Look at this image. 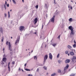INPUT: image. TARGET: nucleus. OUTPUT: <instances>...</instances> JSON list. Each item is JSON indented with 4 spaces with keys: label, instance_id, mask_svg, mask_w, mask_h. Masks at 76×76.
Listing matches in <instances>:
<instances>
[{
    "label": "nucleus",
    "instance_id": "12",
    "mask_svg": "<svg viewBox=\"0 0 76 76\" xmlns=\"http://www.w3.org/2000/svg\"><path fill=\"white\" fill-rule=\"evenodd\" d=\"M70 54L71 56H74V55H75L74 53H73V52L70 51Z\"/></svg>",
    "mask_w": 76,
    "mask_h": 76
},
{
    "label": "nucleus",
    "instance_id": "7",
    "mask_svg": "<svg viewBox=\"0 0 76 76\" xmlns=\"http://www.w3.org/2000/svg\"><path fill=\"white\" fill-rule=\"evenodd\" d=\"M49 55V58L50 59H51V60H52V58H53V56L51 54V53H50Z\"/></svg>",
    "mask_w": 76,
    "mask_h": 76
},
{
    "label": "nucleus",
    "instance_id": "29",
    "mask_svg": "<svg viewBox=\"0 0 76 76\" xmlns=\"http://www.w3.org/2000/svg\"><path fill=\"white\" fill-rule=\"evenodd\" d=\"M43 69H45V70H47V67H46L45 66H44L43 67Z\"/></svg>",
    "mask_w": 76,
    "mask_h": 76
},
{
    "label": "nucleus",
    "instance_id": "39",
    "mask_svg": "<svg viewBox=\"0 0 76 76\" xmlns=\"http://www.w3.org/2000/svg\"><path fill=\"white\" fill-rule=\"evenodd\" d=\"M45 7H47V4H45Z\"/></svg>",
    "mask_w": 76,
    "mask_h": 76
},
{
    "label": "nucleus",
    "instance_id": "37",
    "mask_svg": "<svg viewBox=\"0 0 76 76\" xmlns=\"http://www.w3.org/2000/svg\"><path fill=\"white\" fill-rule=\"evenodd\" d=\"M44 27V25H43V24L42 25V29H43V27Z\"/></svg>",
    "mask_w": 76,
    "mask_h": 76
},
{
    "label": "nucleus",
    "instance_id": "44",
    "mask_svg": "<svg viewBox=\"0 0 76 76\" xmlns=\"http://www.w3.org/2000/svg\"><path fill=\"white\" fill-rule=\"evenodd\" d=\"M10 14H8V18H10Z\"/></svg>",
    "mask_w": 76,
    "mask_h": 76
},
{
    "label": "nucleus",
    "instance_id": "61",
    "mask_svg": "<svg viewBox=\"0 0 76 76\" xmlns=\"http://www.w3.org/2000/svg\"><path fill=\"white\" fill-rule=\"evenodd\" d=\"M11 39H12V37H11Z\"/></svg>",
    "mask_w": 76,
    "mask_h": 76
},
{
    "label": "nucleus",
    "instance_id": "30",
    "mask_svg": "<svg viewBox=\"0 0 76 76\" xmlns=\"http://www.w3.org/2000/svg\"><path fill=\"white\" fill-rule=\"evenodd\" d=\"M56 75V73H53V74H52L51 75V76H54V75Z\"/></svg>",
    "mask_w": 76,
    "mask_h": 76
},
{
    "label": "nucleus",
    "instance_id": "58",
    "mask_svg": "<svg viewBox=\"0 0 76 76\" xmlns=\"http://www.w3.org/2000/svg\"><path fill=\"white\" fill-rule=\"evenodd\" d=\"M10 12H12V10H10Z\"/></svg>",
    "mask_w": 76,
    "mask_h": 76
},
{
    "label": "nucleus",
    "instance_id": "16",
    "mask_svg": "<svg viewBox=\"0 0 76 76\" xmlns=\"http://www.w3.org/2000/svg\"><path fill=\"white\" fill-rule=\"evenodd\" d=\"M67 47L68 48H69V49H70V48H72V47L70 46V45H68Z\"/></svg>",
    "mask_w": 76,
    "mask_h": 76
},
{
    "label": "nucleus",
    "instance_id": "62",
    "mask_svg": "<svg viewBox=\"0 0 76 76\" xmlns=\"http://www.w3.org/2000/svg\"><path fill=\"white\" fill-rule=\"evenodd\" d=\"M32 52H33V50H32L31 51V53H32Z\"/></svg>",
    "mask_w": 76,
    "mask_h": 76
},
{
    "label": "nucleus",
    "instance_id": "18",
    "mask_svg": "<svg viewBox=\"0 0 76 76\" xmlns=\"http://www.w3.org/2000/svg\"><path fill=\"white\" fill-rule=\"evenodd\" d=\"M12 1L13 3H14V4H16V1H15V0H12Z\"/></svg>",
    "mask_w": 76,
    "mask_h": 76
},
{
    "label": "nucleus",
    "instance_id": "4",
    "mask_svg": "<svg viewBox=\"0 0 76 76\" xmlns=\"http://www.w3.org/2000/svg\"><path fill=\"white\" fill-rule=\"evenodd\" d=\"M47 58H48V55H45V56H44V63H45V60H47Z\"/></svg>",
    "mask_w": 76,
    "mask_h": 76
},
{
    "label": "nucleus",
    "instance_id": "35",
    "mask_svg": "<svg viewBox=\"0 0 76 76\" xmlns=\"http://www.w3.org/2000/svg\"><path fill=\"white\" fill-rule=\"evenodd\" d=\"M28 76H33L32 74H29Z\"/></svg>",
    "mask_w": 76,
    "mask_h": 76
},
{
    "label": "nucleus",
    "instance_id": "55",
    "mask_svg": "<svg viewBox=\"0 0 76 76\" xmlns=\"http://www.w3.org/2000/svg\"><path fill=\"white\" fill-rule=\"evenodd\" d=\"M9 69V71H10V69Z\"/></svg>",
    "mask_w": 76,
    "mask_h": 76
},
{
    "label": "nucleus",
    "instance_id": "8",
    "mask_svg": "<svg viewBox=\"0 0 76 76\" xmlns=\"http://www.w3.org/2000/svg\"><path fill=\"white\" fill-rule=\"evenodd\" d=\"M55 18V16L54 15L53 16V17H52L51 19V22H54V18Z\"/></svg>",
    "mask_w": 76,
    "mask_h": 76
},
{
    "label": "nucleus",
    "instance_id": "19",
    "mask_svg": "<svg viewBox=\"0 0 76 76\" xmlns=\"http://www.w3.org/2000/svg\"><path fill=\"white\" fill-rule=\"evenodd\" d=\"M69 21H70V22H72V18H70L69 20Z\"/></svg>",
    "mask_w": 76,
    "mask_h": 76
},
{
    "label": "nucleus",
    "instance_id": "31",
    "mask_svg": "<svg viewBox=\"0 0 76 76\" xmlns=\"http://www.w3.org/2000/svg\"><path fill=\"white\" fill-rule=\"evenodd\" d=\"M35 7L36 8V9H38V5H36L35 6Z\"/></svg>",
    "mask_w": 76,
    "mask_h": 76
},
{
    "label": "nucleus",
    "instance_id": "34",
    "mask_svg": "<svg viewBox=\"0 0 76 76\" xmlns=\"http://www.w3.org/2000/svg\"><path fill=\"white\" fill-rule=\"evenodd\" d=\"M54 47V46H56V44H53V45H52Z\"/></svg>",
    "mask_w": 76,
    "mask_h": 76
},
{
    "label": "nucleus",
    "instance_id": "41",
    "mask_svg": "<svg viewBox=\"0 0 76 76\" xmlns=\"http://www.w3.org/2000/svg\"><path fill=\"white\" fill-rule=\"evenodd\" d=\"M74 42L75 43V44L76 43V42L75 41V40L74 41Z\"/></svg>",
    "mask_w": 76,
    "mask_h": 76
},
{
    "label": "nucleus",
    "instance_id": "26",
    "mask_svg": "<svg viewBox=\"0 0 76 76\" xmlns=\"http://www.w3.org/2000/svg\"><path fill=\"white\" fill-rule=\"evenodd\" d=\"M60 56V54H58L57 56V58H59V56Z\"/></svg>",
    "mask_w": 76,
    "mask_h": 76
},
{
    "label": "nucleus",
    "instance_id": "6",
    "mask_svg": "<svg viewBox=\"0 0 76 76\" xmlns=\"http://www.w3.org/2000/svg\"><path fill=\"white\" fill-rule=\"evenodd\" d=\"M37 21H38V18H36L34 19V25H35V24L37 23Z\"/></svg>",
    "mask_w": 76,
    "mask_h": 76
},
{
    "label": "nucleus",
    "instance_id": "53",
    "mask_svg": "<svg viewBox=\"0 0 76 76\" xmlns=\"http://www.w3.org/2000/svg\"><path fill=\"white\" fill-rule=\"evenodd\" d=\"M20 70V68H19L18 70Z\"/></svg>",
    "mask_w": 76,
    "mask_h": 76
},
{
    "label": "nucleus",
    "instance_id": "5",
    "mask_svg": "<svg viewBox=\"0 0 76 76\" xmlns=\"http://www.w3.org/2000/svg\"><path fill=\"white\" fill-rule=\"evenodd\" d=\"M69 30H71V31H73V29H74V28L72 27V26H69Z\"/></svg>",
    "mask_w": 76,
    "mask_h": 76
},
{
    "label": "nucleus",
    "instance_id": "1",
    "mask_svg": "<svg viewBox=\"0 0 76 76\" xmlns=\"http://www.w3.org/2000/svg\"><path fill=\"white\" fill-rule=\"evenodd\" d=\"M6 45H8L9 50H10V51H12V49H10V48H11V45L10 44V42H9L8 41H7L6 42Z\"/></svg>",
    "mask_w": 76,
    "mask_h": 76
},
{
    "label": "nucleus",
    "instance_id": "15",
    "mask_svg": "<svg viewBox=\"0 0 76 76\" xmlns=\"http://www.w3.org/2000/svg\"><path fill=\"white\" fill-rule=\"evenodd\" d=\"M70 7L71 9V10H72V9H73V8H72V7L70 6V5H69L68 8H70Z\"/></svg>",
    "mask_w": 76,
    "mask_h": 76
},
{
    "label": "nucleus",
    "instance_id": "33",
    "mask_svg": "<svg viewBox=\"0 0 76 76\" xmlns=\"http://www.w3.org/2000/svg\"><path fill=\"white\" fill-rule=\"evenodd\" d=\"M58 63H61V61H60V60H58Z\"/></svg>",
    "mask_w": 76,
    "mask_h": 76
},
{
    "label": "nucleus",
    "instance_id": "54",
    "mask_svg": "<svg viewBox=\"0 0 76 76\" xmlns=\"http://www.w3.org/2000/svg\"><path fill=\"white\" fill-rule=\"evenodd\" d=\"M47 47V45H46L45 46V47Z\"/></svg>",
    "mask_w": 76,
    "mask_h": 76
},
{
    "label": "nucleus",
    "instance_id": "59",
    "mask_svg": "<svg viewBox=\"0 0 76 76\" xmlns=\"http://www.w3.org/2000/svg\"><path fill=\"white\" fill-rule=\"evenodd\" d=\"M10 54H12V52H10Z\"/></svg>",
    "mask_w": 76,
    "mask_h": 76
},
{
    "label": "nucleus",
    "instance_id": "57",
    "mask_svg": "<svg viewBox=\"0 0 76 76\" xmlns=\"http://www.w3.org/2000/svg\"><path fill=\"white\" fill-rule=\"evenodd\" d=\"M48 73H47V74H47V75H48Z\"/></svg>",
    "mask_w": 76,
    "mask_h": 76
},
{
    "label": "nucleus",
    "instance_id": "25",
    "mask_svg": "<svg viewBox=\"0 0 76 76\" xmlns=\"http://www.w3.org/2000/svg\"><path fill=\"white\" fill-rule=\"evenodd\" d=\"M15 61H13L12 62V64H15Z\"/></svg>",
    "mask_w": 76,
    "mask_h": 76
},
{
    "label": "nucleus",
    "instance_id": "2",
    "mask_svg": "<svg viewBox=\"0 0 76 76\" xmlns=\"http://www.w3.org/2000/svg\"><path fill=\"white\" fill-rule=\"evenodd\" d=\"M25 29V27L24 26H20V31H23Z\"/></svg>",
    "mask_w": 76,
    "mask_h": 76
},
{
    "label": "nucleus",
    "instance_id": "20",
    "mask_svg": "<svg viewBox=\"0 0 76 76\" xmlns=\"http://www.w3.org/2000/svg\"><path fill=\"white\" fill-rule=\"evenodd\" d=\"M4 40V37H2L1 39V42H3Z\"/></svg>",
    "mask_w": 76,
    "mask_h": 76
},
{
    "label": "nucleus",
    "instance_id": "46",
    "mask_svg": "<svg viewBox=\"0 0 76 76\" xmlns=\"http://www.w3.org/2000/svg\"><path fill=\"white\" fill-rule=\"evenodd\" d=\"M24 66H25V67H26V64H25Z\"/></svg>",
    "mask_w": 76,
    "mask_h": 76
},
{
    "label": "nucleus",
    "instance_id": "23",
    "mask_svg": "<svg viewBox=\"0 0 76 76\" xmlns=\"http://www.w3.org/2000/svg\"><path fill=\"white\" fill-rule=\"evenodd\" d=\"M25 70L26 71H31V70L30 69H26Z\"/></svg>",
    "mask_w": 76,
    "mask_h": 76
},
{
    "label": "nucleus",
    "instance_id": "52",
    "mask_svg": "<svg viewBox=\"0 0 76 76\" xmlns=\"http://www.w3.org/2000/svg\"><path fill=\"white\" fill-rule=\"evenodd\" d=\"M3 51H4V48H3Z\"/></svg>",
    "mask_w": 76,
    "mask_h": 76
},
{
    "label": "nucleus",
    "instance_id": "24",
    "mask_svg": "<svg viewBox=\"0 0 76 76\" xmlns=\"http://www.w3.org/2000/svg\"><path fill=\"white\" fill-rule=\"evenodd\" d=\"M35 58H36V60H37V57L36 56H34V59L35 60Z\"/></svg>",
    "mask_w": 76,
    "mask_h": 76
},
{
    "label": "nucleus",
    "instance_id": "28",
    "mask_svg": "<svg viewBox=\"0 0 76 76\" xmlns=\"http://www.w3.org/2000/svg\"><path fill=\"white\" fill-rule=\"evenodd\" d=\"M58 73H61V70H58Z\"/></svg>",
    "mask_w": 76,
    "mask_h": 76
},
{
    "label": "nucleus",
    "instance_id": "42",
    "mask_svg": "<svg viewBox=\"0 0 76 76\" xmlns=\"http://www.w3.org/2000/svg\"><path fill=\"white\" fill-rule=\"evenodd\" d=\"M8 69H10V66H9V65H8Z\"/></svg>",
    "mask_w": 76,
    "mask_h": 76
},
{
    "label": "nucleus",
    "instance_id": "36",
    "mask_svg": "<svg viewBox=\"0 0 76 76\" xmlns=\"http://www.w3.org/2000/svg\"><path fill=\"white\" fill-rule=\"evenodd\" d=\"M3 57H6V55H5V54H4V55L3 56Z\"/></svg>",
    "mask_w": 76,
    "mask_h": 76
},
{
    "label": "nucleus",
    "instance_id": "64",
    "mask_svg": "<svg viewBox=\"0 0 76 76\" xmlns=\"http://www.w3.org/2000/svg\"><path fill=\"white\" fill-rule=\"evenodd\" d=\"M75 4H76V2H75Z\"/></svg>",
    "mask_w": 76,
    "mask_h": 76
},
{
    "label": "nucleus",
    "instance_id": "56",
    "mask_svg": "<svg viewBox=\"0 0 76 76\" xmlns=\"http://www.w3.org/2000/svg\"><path fill=\"white\" fill-rule=\"evenodd\" d=\"M69 55H70L69 54V53H68V56H69Z\"/></svg>",
    "mask_w": 76,
    "mask_h": 76
},
{
    "label": "nucleus",
    "instance_id": "27",
    "mask_svg": "<svg viewBox=\"0 0 76 76\" xmlns=\"http://www.w3.org/2000/svg\"><path fill=\"white\" fill-rule=\"evenodd\" d=\"M75 76V74H72L70 75V76Z\"/></svg>",
    "mask_w": 76,
    "mask_h": 76
},
{
    "label": "nucleus",
    "instance_id": "10",
    "mask_svg": "<svg viewBox=\"0 0 76 76\" xmlns=\"http://www.w3.org/2000/svg\"><path fill=\"white\" fill-rule=\"evenodd\" d=\"M70 61V60L69 59H67L65 61V62L66 63H69Z\"/></svg>",
    "mask_w": 76,
    "mask_h": 76
},
{
    "label": "nucleus",
    "instance_id": "48",
    "mask_svg": "<svg viewBox=\"0 0 76 76\" xmlns=\"http://www.w3.org/2000/svg\"><path fill=\"white\" fill-rule=\"evenodd\" d=\"M8 15H10V12L9 11L8 12Z\"/></svg>",
    "mask_w": 76,
    "mask_h": 76
},
{
    "label": "nucleus",
    "instance_id": "47",
    "mask_svg": "<svg viewBox=\"0 0 76 76\" xmlns=\"http://www.w3.org/2000/svg\"><path fill=\"white\" fill-rule=\"evenodd\" d=\"M4 6L5 9L6 10V6H5V4H4Z\"/></svg>",
    "mask_w": 76,
    "mask_h": 76
},
{
    "label": "nucleus",
    "instance_id": "32",
    "mask_svg": "<svg viewBox=\"0 0 76 76\" xmlns=\"http://www.w3.org/2000/svg\"><path fill=\"white\" fill-rule=\"evenodd\" d=\"M54 0V4H56V0Z\"/></svg>",
    "mask_w": 76,
    "mask_h": 76
},
{
    "label": "nucleus",
    "instance_id": "40",
    "mask_svg": "<svg viewBox=\"0 0 76 76\" xmlns=\"http://www.w3.org/2000/svg\"><path fill=\"white\" fill-rule=\"evenodd\" d=\"M60 35H59V36H58V38L59 39H60Z\"/></svg>",
    "mask_w": 76,
    "mask_h": 76
},
{
    "label": "nucleus",
    "instance_id": "11",
    "mask_svg": "<svg viewBox=\"0 0 76 76\" xmlns=\"http://www.w3.org/2000/svg\"><path fill=\"white\" fill-rule=\"evenodd\" d=\"M75 59H76V57L75 56H73L72 59V61H73H73H75Z\"/></svg>",
    "mask_w": 76,
    "mask_h": 76
},
{
    "label": "nucleus",
    "instance_id": "63",
    "mask_svg": "<svg viewBox=\"0 0 76 76\" xmlns=\"http://www.w3.org/2000/svg\"><path fill=\"white\" fill-rule=\"evenodd\" d=\"M71 51H73V50H71Z\"/></svg>",
    "mask_w": 76,
    "mask_h": 76
},
{
    "label": "nucleus",
    "instance_id": "21",
    "mask_svg": "<svg viewBox=\"0 0 76 76\" xmlns=\"http://www.w3.org/2000/svg\"><path fill=\"white\" fill-rule=\"evenodd\" d=\"M68 53H69V52L68 51L66 50L65 51V54H68Z\"/></svg>",
    "mask_w": 76,
    "mask_h": 76
},
{
    "label": "nucleus",
    "instance_id": "38",
    "mask_svg": "<svg viewBox=\"0 0 76 76\" xmlns=\"http://www.w3.org/2000/svg\"><path fill=\"white\" fill-rule=\"evenodd\" d=\"M4 15H5V17H6V16H7V14H6V13H5Z\"/></svg>",
    "mask_w": 76,
    "mask_h": 76
},
{
    "label": "nucleus",
    "instance_id": "51",
    "mask_svg": "<svg viewBox=\"0 0 76 76\" xmlns=\"http://www.w3.org/2000/svg\"><path fill=\"white\" fill-rule=\"evenodd\" d=\"M22 1L23 3H24V0H22Z\"/></svg>",
    "mask_w": 76,
    "mask_h": 76
},
{
    "label": "nucleus",
    "instance_id": "13",
    "mask_svg": "<svg viewBox=\"0 0 76 76\" xmlns=\"http://www.w3.org/2000/svg\"><path fill=\"white\" fill-rule=\"evenodd\" d=\"M19 39H17L16 41H15V45H17V43H19Z\"/></svg>",
    "mask_w": 76,
    "mask_h": 76
},
{
    "label": "nucleus",
    "instance_id": "9",
    "mask_svg": "<svg viewBox=\"0 0 76 76\" xmlns=\"http://www.w3.org/2000/svg\"><path fill=\"white\" fill-rule=\"evenodd\" d=\"M6 60H7V58H6L4 57L2 59V61L4 62H6Z\"/></svg>",
    "mask_w": 76,
    "mask_h": 76
},
{
    "label": "nucleus",
    "instance_id": "43",
    "mask_svg": "<svg viewBox=\"0 0 76 76\" xmlns=\"http://www.w3.org/2000/svg\"><path fill=\"white\" fill-rule=\"evenodd\" d=\"M39 69L38 68L37 69V72H39Z\"/></svg>",
    "mask_w": 76,
    "mask_h": 76
},
{
    "label": "nucleus",
    "instance_id": "50",
    "mask_svg": "<svg viewBox=\"0 0 76 76\" xmlns=\"http://www.w3.org/2000/svg\"><path fill=\"white\" fill-rule=\"evenodd\" d=\"M10 62H9V63H8V66H9V65H10Z\"/></svg>",
    "mask_w": 76,
    "mask_h": 76
},
{
    "label": "nucleus",
    "instance_id": "45",
    "mask_svg": "<svg viewBox=\"0 0 76 76\" xmlns=\"http://www.w3.org/2000/svg\"><path fill=\"white\" fill-rule=\"evenodd\" d=\"M5 5H7V2L6 1H5Z\"/></svg>",
    "mask_w": 76,
    "mask_h": 76
},
{
    "label": "nucleus",
    "instance_id": "3",
    "mask_svg": "<svg viewBox=\"0 0 76 76\" xmlns=\"http://www.w3.org/2000/svg\"><path fill=\"white\" fill-rule=\"evenodd\" d=\"M69 65L68 64H67L66 67H65L64 69V72H66V70H67V69L68 68H69Z\"/></svg>",
    "mask_w": 76,
    "mask_h": 76
},
{
    "label": "nucleus",
    "instance_id": "17",
    "mask_svg": "<svg viewBox=\"0 0 76 76\" xmlns=\"http://www.w3.org/2000/svg\"><path fill=\"white\" fill-rule=\"evenodd\" d=\"M71 34H72V35H74V32H73V30L71 31Z\"/></svg>",
    "mask_w": 76,
    "mask_h": 76
},
{
    "label": "nucleus",
    "instance_id": "14",
    "mask_svg": "<svg viewBox=\"0 0 76 76\" xmlns=\"http://www.w3.org/2000/svg\"><path fill=\"white\" fill-rule=\"evenodd\" d=\"M0 31L1 32V33H3V28L1 27L0 28Z\"/></svg>",
    "mask_w": 76,
    "mask_h": 76
},
{
    "label": "nucleus",
    "instance_id": "22",
    "mask_svg": "<svg viewBox=\"0 0 76 76\" xmlns=\"http://www.w3.org/2000/svg\"><path fill=\"white\" fill-rule=\"evenodd\" d=\"M73 47L74 48H75V47H76V44H74L73 46Z\"/></svg>",
    "mask_w": 76,
    "mask_h": 76
},
{
    "label": "nucleus",
    "instance_id": "49",
    "mask_svg": "<svg viewBox=\"0 0 76 76\" xmlns=\"http://www.w3.org/2000/svg\"><path fill=\"white\" fill-rule=\"evenodd\" d=\"M7 7H9V4H7Z\"/></svg>",
    "mask_w": 76,
    "mask_h": 76
},
{
    "label": "nucleus",
    "instance_id": "60",
    "mask_svg": "<svg viewBox=\"0 0 76 76\" xmlns=\"http://www.w3.org/2000/svg\"><path fill=\"white\" fill-rule=\"evenodd\" d=\"M71 2H72V3H73V1H71Z\"/></svg>",
    "mask_w": 76,
    "mask_h": 76
}]
</instances>
